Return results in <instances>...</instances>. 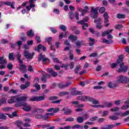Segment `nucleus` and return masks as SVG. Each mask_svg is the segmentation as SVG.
Returning a JSON list of instances; mask_svg holds the SVG:
<instances>
[{
  "label": "nucleus",
  "instance_id": "obj_60",
  "mask_svg": "<svg viewBox=\"0 0 129 129\" xmlns=\"http://www.w3.org/2000/svg\"><path fill=\"white\" fill-rule=\"evenodd\" d=\"M35 39L38 43H41V38H40V36H36Z\"/></svg>",
  "mask_w": 129,
  "mask_h": 129
},
{
  "label": "nucleus",
  "instance_id": "obj_1",
  "mask_svg": "<svg viewBox=\"0 0 129 129\" xmlns=\"http://www.w3.org/2000/svg\"><path fill=\"white\" fill-rule=\"evenodd\" d=\"M28 98V96L25 95L24 96L17 97L12 96L11 99L8 100V103H14V102H21V101H26Z\"/></svg>",
  "mask_w": 129,
  "mask_h": 129
},
{
  "label": "nucleus",
  "instance_id": "obj_57",
  "mask_svg": "<svg viewBox=\"0 0 129 129\" xmlns=\"http://www.w3.org/2000/svg\"><path fill=\"white\" fill-rule=\"evenodd\" d=\"M104 12H105V8L104 7H101L99 9V13H100V14H102L104 13Z\"/></svg>",
  "mask_w": 129,
  "mask_h": 129
},
{
  "label": "nucleus",
  "instance_id": "obj_17",
  "mask_svg": "<svg viewBox=\"0 0 129 129\" xmlns=\"http://www.w3.org/2000/svg\"><path fill=\"white\" fill-rule=\"evenodd\" d=\"M71 94L72 95H81L82 94V92L76 90V89H73L72 90Z\"/></svg>",
  "mask_w": 129,
  "mask_h": 129
},
{
  "label": "nucleus",
  "instance_id": "obj_9",
  "mask_svg": "<svg viewBox=\"0 0 129 129\" xmlns=\"http://www.w3.org/2000/svg\"><path fill=\"white\" fill-rule=\"evenodd\" d=\"M35 118L36 119H44V120H47L49 118L48 116H46V115H43L42 114H36L34 115Z\"/></svg>",
  "mask_w": 129,
  "mask_h": 129
},
{
  "label": "nucleus",
  "instance_id": "obj_31",
  "mask_svg": "<svg viewBox=\"0 0 129 129\" xmlns=\"http://www.w3.org/2000/svg\"><path fill=\"white\" fill-rule=\"evenodd\" d=\"M77 121L78 122H79V123H82V122H83L84 121V118L82 116H79L77 118Z\"/></svg>",
  "mask_w": 129,
  "mask_h": 129
},
{
  "label": "nucleus",
  "instance_id": "obj_42",
  "mask_svg": "<svg viewBox=\"0 0 129 129\" xmlns=\"http://www.w3.org/2000/svg\"><path fill=\"white\" fill-rule=\"evenodd\" d=\"M107 87H109V88H113V87H114V85H113L112 82H108Z\"/></svg>",
  "mask_w": 129,
  "mask_h": 129
},
{
  "label": "nucleus",
  "instance_id": "obj_40",
  "mask_svg": "<svg viewBox=\"0 0 129 129\" xmlns=\"http://www.w3.org/2000/svg\"><path fill=\"white\" fill-rule=\"evenodd\" d=\"M72 128H83V125H81L79 124H76L72 126Z\"/></svg>",
  "mask_w": 129,
  "mask_h": 129
},
{
  "label": "nucleus",
  "instance_id": "obj_11",
  "mask_svg": "<svg viewBox=\"0 0 129 129\" xmlns=\"http://www.w3.org/2000/svg\"><path fill=\"white\" fill-rule=\"evenodd\" d=\"M104 18V24L105 27H108L109 26V23H108V14L107 13H105L103 15Z\"/></svg>",
  "mask_w": 129,
  "mask_h": 129
},
{
  "label": "nucleus",
  "instance_id": "obj_15",
  "mask_svg": "<svg viewBox=\"0 0 129 129\" xmlns=\"http://www.w3.org/2000/svg\"><path fill=\"white\" fill-rule=\"evenodd\" d=\"M50 77H51L50 75L44 73L41 78V81H42V82H46L47 79H48V78H50Z\"/></svg>",
  "mask_w": 129,
  "mask_h": 129
},
{
  "label": "nucleus",
  "instance_id": "obj_54",
  "mask_svg": "<svg viewBox=\"0 0 129 129\" xmlns=\"http://www.w3.org/2000/svg\"><path fill=\"white\" fill-rule=\"evenodd\" d=\"M105 120V119L104 118H100L98 119L97 121L99 123H101V122H104V121Z\"/></svg>",
  "mask_w": 129,
  "mask_h": 129
},
{
  "label": "nucleus",
  "instance_id": "obj_18",
  "mask_svg": "<svg viewBox=\"0 0 129 129\" xmlns=\"http://www.w3.org/2000/svg\"><path fill=\"white\" fill-rule=\"evenodd\" d=\"M124 103H125V104L123 105L121 107V108L123 110H125L129 108V100H127V101H125Z\"/></svg>",
  "mask_w": 129,
  "mask_h": 129
},
{
  "label": "nucleus",
  "instance_id": "obj_20",
  "mask_svg": "<svg viewBox=\"0 0 129 129\" xmlns=\"http://www.w3.org/2000/svg\"><path fill=\"white\" fill-rule=\"evenodd\" d=\"M24 56L27 58V59H32L33 58V55L31 54V53H29V52L27 51H25L24 52Z\"/></svg>",
  "mask_w": 129,
  "mask_h": 129
},
{
  "label": "nucleus",
  "instance_id": "obj_19",
  "mask_svg": "<svg viewBox=\"0 0 129 129\" xmlns=\"http://www.w3.org/2000/svg\"><path fill=\"white\" fill-rule=\"evenodd\" d=\"M4 4L6 6H9V7H11L12 9H15V2H4Z\"/></svg>",
  "mask_w": 129,
  "mask_h": 129
},
{
  "label": "nucleus",
  "instance_id": "obj_6",
  "mask_svg": "<svg viewBox=\"0 0 129 129\" xmlns=\"http://www.w3.org/2000/svg\"><path fill=\"white\" fill-rule=\"evenodd\" d=\"M38 61H42L43 64H45L46 62H50L49 58L46 57L45 55H43L42 53H40L38 55Z\"/></svg>",
  "mask_w": 129,
  "mask_h": 129
},
{
  "label": "nucleus",
  "instance_id": "obj_34",
  "mask_svg": "<svg viewBox=\"0 0 129 129\" xmlns=\"http://www.w3.org/2000/svg\"><path fill=\"white\" fill-rule=\"evenodd\" d=\"M69 38L72 40V42H75L77 40V36L76 35H70Z\"/></svg>",
  "mask_w": 129,
  "mask_h": 129
},
{
  "label": "nucleus",
  "instance_id": "obj_58",
  "mask_svg": "<svg viewBox=\"0 0 129 129\" xmlns=\"http://www.w3.org/2000/svg\"><path fill=\"white\" fill-rule=\"evenodd\" d=\"M118 64H119V63H117V62L115 63H112L111 64V68H115V67H116V66H117Z\"/></svg>",
  "mask_w": 129,
  "mask_h": 129
},
{
  "label": "nucleus",
  "instance_id": "obj_14",
  "mask_svg": "<svg viewBox=\"0 0 129 129\" xmlns=\"http://www.w3.org/2000/svg\"><path fill=\"white\" fill-rule=\"evenodd\" d=\"M46 71L49 72V74H50L51 76H53V77H56V76L58 75V73L54 71L52 69H47Z\"/></svg>",
  "mask_w": 129,
  "mask_h": 129
},
{
  "label": "nucleus",
  "instance_id": "obj_21",
  "mask_svg": "<svg viewBox=\"0 0 129 129\" xmlns=\"http://www.w3.org/2000/svg\"><path fill=\"white\" fill-rule=\"evenodd\" d=\"M72 103L74 105H76V107H83L84 106L83 104H79V102L77 101H73Z\"/></svg>",
  "mask_w": 129,
  "mask_h": 129
},
{
  "label": "nucleus",
  "instance_id": "obj_39",
  "mask_svg": "<svg viewBox=\"0 0 129 129\" xmlns=\"http://www.w3.org/2000/svg\"><path fill=\"white\" fill-rule=\"evenodd\" d=\"M37 101H41L42 100H45V96H41L36 97Z\"/></svg>",
  "mask_w": 129,
  "mask_h": 129
},
{
  "label": "nucleus",
  "instance_id": "obj_37",
  "mask_svg": "<svg viewBox=\"0 0 129 129\" xmlns=\"http://www.w3.org/2000/svg\"><path fill=\"white\" fill-rule=\"evenodd\" d=\"M9 60H12V61H14V60H15V57H14V53L13 52L9 53Z\"/></svg>",
  "mask_w": 129,
  "mask_h": 129
},
{
  "label": "nucleus",
  "instance_id": "obj_56",
  "mask_svg": "<svg viewBox=\"0 0 129 129\" xmlns=\"http://www.w3.org/2000/svg\"><path fill=\"white\" fill-rule=\"evenodd\" d=\"M98 118V117L96 116L91 117L90 118V120H91V121H94L95 120H97Z\"/></svg>",
  "mask_w": 129,
  "mask_h": 129
},
{
  "label": "nucleus",
  "instance_id": "obj_59",
  "mask_svg": "<svg viewBox=\"0 0 129 129\" xmlns=\"http://www.w3.org/2000/svg\"><path fill=\"white\" fill-rule=\"evenodd\" d=\"M3 111H9V110H11V108L9 107H4L3 108Z\"/></svg>",
  "mask_w": 129,
  "mask_h": 129
},
{
  "label": "nucleus",
  "instance_id": "obj_26",
  "mask_svg": "<svg viewBox=\"0 0 129 129\" xmlns=\"http://www.w3.org/2000/svg\"><path fill=\"white\" fill-rule=\"evenodd\" d=\"M70 84H71V83H66L65 84L60 83L58 84V87L59 88H64V87H68Z\"/></svg>",
  "mask_w": 129,
  "mask_h": 129
},
{
  "label": "nucleus",
  "instance_id": "obj_5",
  "mask_svg": "<svg viewBox=\"0 0 129 129\" xmlns=\"http://www.w3.org/2000/svg\"><path fill=\"white\" fill-rule=\"evenodd\" d=\"M99 10V8L97 7L96 8H94L93 7L91 8V12L92 13V17L93 19H97L98 18V10Z\"/></svg>",
  "mask_w": 129,
  "mask_h": 129
},
{
  "label": "nucleus",
  "instance_id": "obj_28",
  "mask_svg": "<svg viewBox=\"0 0 129 129\" xmlns=\"http://www.w3.org/2000/svg\"><path fill=\"white\" fill-rule=\"evenodd\" d=\"M89 101L92 102L93 104H98V103H99L98 100H96L95 99L90 97Z\"/></svg>",
  "mask_w": 129,
  "mask_h": 129
},
{
  "label": "nucleus",
  "instance_id": "obj_55",
  "mask_svg": "<svg viewBox=\"0 0 129 129\" xmlns=\"http://www.w3.org/2000/svg\"><path fill=\"white\" fill-rule=\"evenodd\" d=\"M34 87L36 88V89H37L36 90H37V91L40 90V89H41V87L38 84H35L34 85Z\"/></svg>",
  "mask_w": 129,
  "mask_h": 129
},
{
  "label": "nucleus",
  "instance_id": "obj_27",
  "mask_svg": "<svg viewBox=\"0 0 129 129\" xmlns=\"http://www.w3.org/2000/svg\"><path fill=\"white\" fill-rule=\"evenodd\" d=\"M114 126H115V125H114L107 124V125H105V126L101 127V129H111V128H113Z\"/></svg>",
  "mask_w": 129,
  "mask_h": 129
},
{
  "label": "nucleus",
  "instance_id": "obj_52",
  "mask_svg": "<svg viewBox=\"0 0 129 129\" xmlns=\"http://www.w3.org/2000/svg\"><path fill=\"white\" fill-rule=\"evenodd\" d=\"M16 44H17L19 49H21V47H22V41H18L16 42Z\"/></svg>",
  "mask_w": 129,
  "mask_h": 129
},
{
  "label": "nucleus",
  "instance_id": "obj_16",
  "mask_svg": "<svg viewBox=\"0 0 129 129\" xmlns=\"http://www.w3.org/2000/svg\"><path fill=\"white\" fill-rule=\"evenodd\" d=\"M35 50L38 52H41L42 50L43 51H46V47L42 44H39L37 47H35Z\"/></svg>",
  "mask_w": 129,
  "mask_h": 129
},
{
  "label": "nucleus",
  "instance_id": "obj_3",
  "mask_svg": "<svg viewBox=\"0 0 129 129\" xmlns=\"http://www.w3.org/2000/svg\"><path fill=\"white\" fill-rule=\"evenodd\" d=\"M16 107H20V106H23V110L25 111H31L32 110V107L28 104L27 102L21 101L15 104Z\"/></svg>",
  "mask_w": 129,
  "mask_h": 129
},
{
  "label": "nucleus",
  "instance_id": "obj_33",
  "mask_svg": "<svg viewBox=\"0 0 129 129\" xmlns=\"http://www.w3.org/2000/svg\"><path fill=\"white\" fill-rule=\"evenodd\" d=\"M81 70V66L80 65H78L75 70V73L76 74H78V72Z\"/></svg>",
  "mask_w": 129,
  "mask_h": 129
},
{
  "label": "nucleus",
  "instance_id": "obj_47",
  "mask_svg": "<svg viewBox=\"0 0 129 129\" xmlns=\"http://www.w3.org/2000/svg\"><path fill=\"white\" fill-rule=\"evenodd\" d=\"M129 114V110H127L124 113H122L120 114V116L123 117V116H126V115H128Z\"/></svg>",
  "mask_w": 129,
  "mask_h": 129
},
{
  "label": "nucleus",
  "instance_id": "obj_49",
  "mask_svg": "<svg viewBox=\"0 0 129 129\" xmlns=\"http://www.w3.org/2000/svg\"><path fill=\"white\" fill-rule=\"evenodd\" d=\"M45 41L46 42H47V43L50 45V42H52V37H46L45 38Z\"/></svg>",
  "mask_w": 129,
  "mask_h": 129
},
{
  "label": "nucleus",
  "instance_id": "obj_12",
  "mask_svg": "<svg viewBox=\"0 0 129 129\" xmlns=\"http://www.w3.org/2000/svg\"><path fill=\"white\" fill-rule=\"evenodd\" d=\"M62 111H64V114L66 115H70L72 113V110L68 108L67 107H64L62 109Z\"/></svg>",
  "mask_w": 129,
  "mask_h": 129
},
{
  "label": "nucleus",
  "instance_id": "obj_45",
  "mask_svg": "<svg viewBox=\"0 0 129 129\" xmlns=\"http://www.w3.org/2000/svg\"><path fill=\"white\" fill-rule=\"evenodd\" d=\"M0 119H7V116L5 114L1 113H0Z\"/></svg>",
  "mask_w": 129,
  "mask_h": 129
},
{
  "label": "nucleus",
  "instance_id": "obj_44",
  "mask_svg": "<svg viewBox=\"0 0 129 129\" xmlns=\"http://www.w3.org/2000/svg\"><path fill=\"white\" fill-rule=\"evenodd\" d=\"M48 99L49 100H51V101L57 100V99H58V97L55 96H50L49 97Z\"/></svg>",
  "mask_w": 129,
  "mask_h": 129
},
{
  "label": "nucleus",
  "instance_id": "obj_38",
  "mask_svg": "<svg viewBox=\"0 0 129 129\" xmlns=\"http://www.w3.org/2000/svg\"><path fill=\"white\" fill-rule=\"evenodd\" d=\"M117 19H124L125 18V15L118 14H117Z\"/></svg>",
  "mask_w": 129,
  "mask_h": 129
},
{
  "label": "nucleus",
  "instance_id": "obj_46",
  "mask_svg": "<svg viewBox=\"0 0 129 129\" xmlns=\"http://www.w3.org/2000/svg\"><path fill=\"white\" fill-rule=\"evenodd\" d=\"M0 102L2 104H5L7 103V99L3 98L2 99H0Z\"/></svg>",
  "mask_w": 129,
  "mask_h": 129
},
{
  "label": "nucleus",
  "instance_id": "obj_4",
  "mask_svg": "<svg viewBox=\"0 0 129 129\" xmlns=\"http://www.w3.org/2000/svg\"><path fill=\"white\" fill-rule=\"evenodd\" d=\"M117 82L123 84L129 82V78L123 75L119 76L117 77Z\"/></svg>",
  "mask_w": 129,
  "mask_h": 129
},
{
  "label": "nucleus",
  "instance_id": "obj_7",
  "mask_svg": "<svg viewBox=\"0 0 129 129\" xmlns=\"http://www.w3.org/2000/svg\"><path fill=\"white\" fill-rule=\"evenodd\" d=\"M88 20H89V18H88V17H86L85 18L84 20L79 21L78 22V24L83 25L82 28L83 30H86V28L88 27V24L87 23H86V22H88Z\"/></svg>",
  "mask_w": 129,
  "mask_h": 129
},
{
  "label": "nucleus",
  "instance_id": "obj_25",
  "mask_svg": "<svg viewBox=\"0 0 129 129\" xmlns=\"http://www.w3.org/2000/svg\"><path fill=\"white\" fill-rule=\"evenodd\" d=\"M112 105V103L111 102H105L103 105H102V108H104V107H111Z\"/></svg>",
  "mask_w": 129,
  "mask_h": 129
},
{
  "label": "nucleus",
  "instance_id": "obj_51",
  "mask_svg": "<svg viewBox=\"0 0 129 129\" xmlns=\"http://www.w3.org/2000/svg\"><path fill=\"white\" fill-rule=\"evenodd\" d=\"M59 28L60 29V30H62V31H66L67 30V28L66 26H65V25H61L59 26Z\"/></svg>",
  "mask_w": 129,
  "mask_h": 129
},
{
  "label": "nucleus",
  "instance_id": "obj_50",
  "mask_svg": "<svg viewBox=\"0 0 129 129\" xmlns=\"http://www.w3.org/2000/svg\"><path fill=\"white\" fill-rule=\"evenodd\" d=\"M13 67H14V65L11 62L9 63L7 66V68L9 69V70H12L13 69Z\"/></svg>",
  "mask_w": 129,
  "mask_h": 129
},
{
  "label": "nucleus",
  "instance_id": "obj_22",
  "mask_svg": "<svg viewBox=\"0 0 129 129\" xmlns=\"http://www.w3.org/2000/svg\"><path fill=\"white\" fill-rule=\"evenodd\" d=\"M5 56L3 55L2 57H0V64H7L8 61L6 59H4Z\"/></svg>",
  "mask_w": 129,
  "mask_h": 129
},
{
  "label": "nucleus",
  "instance_id": "obj_63",
  "mask_svg": "<svg viewBox=\"0 0 129 129\" xmlns=\"http://www.w3.org/2000/svg\"><path fill=\"white\" fill-rule=\"evenodd\" d=\"M59 109H60V108H59L58 107L53 108V112H54V113L58 112Z\"/></svg>",
  "mask_w": 129,
  "mask_h": 129
},
{
  "label": "nucleus",
  "instance_id": "obj_48",
  "mask_svg": "<svg viewBox=\"0 0 129 129\" xmlns=\"http://www.w3.org/2000/svg\"><path fill=\"white\" fill-rule=\"evenodd\" d=\"M119 110V107H115L111 109V111H113L115 112V111H118Z\"/></svg>",
  "mask_w": 129,
  "mask_h": 129
},
{
  "label": "nucleus",
  "instance_id": "obj_23",
  "mask_svg": "<svg viewBox=\"0 0 129 129\" xmlns=\"http://www.w3.org/2000/svg\"><path fill=\"white\" fill-rule=\"evenodd\" d=\"M26 34L28 37H29V38H33V37L35 36V34L33 32V30L32 29L28 30Z\"/></svg>",
  "mask_w": 129,
  "mask_h": 129
},
{
  "label": "nucleus",
  "instance_id": "obj_53",
  "mask_svg": "<svg viewBox=\"0 0 129 129\" xmlns=\"http://www.w3.org/2000/svg\"><path fill=\"white\" fill-rule=\"evenodd\" d=\"M110 119H112V120H117L118 119V117L115 116H111L109 117Z\"/></svg>",
  "mask_w": 129,
  "mask_h": 129
},
{
  "label": "nucleus",
  "instance_id": "obj_43",
  "mask_svg": "<svg viewBox=\"0 0 129 129\" xmlns=\"http://www.w3.org/2000/svg\"><path fill=\"white\" fill-rule=\"evenodd\" d=\"M34 2H36V0H30L29 1V4L31 8H35V5H34Z\"/></svg>",
  "mask_w": 129,
  "mask_h": 129
},
{
  "label": "nucleus",
  "instance_id": "obj_13",
  "mask_svg": "<svg viewBox=\"0 0 129 129\" xmlns=\"http://www.w3.org/2000/svg\"><path fill=\"white\" fill-rule=\"evenodd\" d=\"M44 111L43 109L36 108L32 111V113L35 114L36 112L37 114H42L44 113Z\"/></svg>",
  "mask_w": 129,
  "mask_h": 129
},
{
  "label": "nucleus",
  "instance_id": "obj_64",
  "mask_svg": "<svg viewBox=\"0 0 129 129\" xmlns=\"http://www.w3.org/2000/svg\"><path fill=\"white\" fill-rule=\"evenodd\" d=\"M30 101H37V97H34L29 99Z\"/></svg>",
  "mask_w": 129,
  "mask_h": 129
},
{
  "label": "nucleus",
  "instance_id": "obj_32",
  "mask_svg": "<svg viewBox=\"0 0 129 129\" xmlns=\"http://www.w3.org/2000/svg\"><path fill=\"white\" fill-rule=\"evenodd\" d=\"M69 56L70 60H73L74 59V54H73V50H70L69 53Z\"/></svg>",
  "mask_w": 129,
  "mask_h": 129
},
{
  "label": "nucleus",
  "instance_id": "obj_10",
  "mask_svg": "<svg viewBox=\"0 0 129 129\" xmlns=\"http://www.w3.org/2000/svg\"><path fill=\"white\" fill-rule=\"evenodd\" d=\"M112 31H113V30L111 29V30H110L109 31H106L104 32H102V36L104 37V36L107 35V39H112L113 38V36H112V35L110 34V33H111V32H112Z\"/></svg>",
  "mask_w": 129,
  "mask_h": 129
},
{
  "label": "nucleus",
  "instance_id": "obj_2",
  "mask_svg": "<svg viewBox=\"0 0 129 129\" xmlns=\"http://www.w3.org/2000/svg\"><path fill=\"white\" fill-rule=\"evenodd\" d=\"M15 56L17 57V60L20 63L19 66V69L21 70V71H22V72H26V68H27V67L23 64V60H22V54L20 53V52H18L17 54L15 55Z\"/></svg>",
  "mask_w": 129,
  "mask_h": 129
},
{
  "label": "nucleus",
  "instance_id": "obj_36",
  "mask_svg": "<svg viewBox=\"0 0 129 129\" xmlns=\"http://www.w3.org/2000/svg\"><path fill=\"white\" fill-rule=\"evenodd\" d=\"M69 93L68 92H59L58 95L59 96H65L66 95H68Z\"/></svg>",
  "mask_w": 129,
  "mask_h": 129
},
{
  "label": "nucleus",
  "instance_id": "obj_62",
  "mask_svg": "<svg viewBox=\"0 0 129 129\" xmlns=\"http://www.w3.org/2000/svg\"><path fill=\"white\" fill-rule=\"evenodd\" d=\"M106 115H108V111H104L102 114V116H106Z\"/></svg>",
  "mask_w": 129,
  "mask_h": 129
},
{
  "label": "nucleus",
  "instance_id": "obj_30",
  "mask_svg": "<svg viewBox=\"0 0 129 129\" xmlns=\"http://www.w3.org/2000/svg\"><path fill=\"white\" fill-rule=\"evenodd\" d=\"M89 10V8L88 6L85 7V9H83V10L81 11L82 13V16H84L86 13H87V11Z\"/></svg>",
  "mask_w": 129,
  "mask_h": 129
},
{
  "label": "nucleus",
  "instance_id": "obj_35",
  "mask_svg": "<svg viewBox=\"0 0 129 129\" xmlns=\"http://www.w3.org/2000/svg\"><path fill=\"white\" fill-rule=\"evenodd\" d=\"M123 59V55H120L119 56V58L117 60V62L119 63V64L121 63H123L122 62V59Z\"/></svg>",
  "mask_w": 129,
  "mask_h": 129
},
{
  "label": "nucleus",
  "instance_id": "obj_24",
  "mask_svg": "<svg viewBox=\"0 0 129 129\" xmlns=\"http://www.w3.org/2000/svg\"><path fill=\"white\" fill-rule=\"evenodd\" d=\"M89 98H90V97L86 96H80L79 97V99H80V100H82V101H85V100H89Z\"/></svg>",
  "mask_w": 129,
  "mask_h": 129
},
{
  "label": "nucleus",
  "instance_id": "obj_61",
  "mask_svg": "<svg viewBox=\"0 0 129 129\" xmlns=\"http://www.w3.org/2000/svg\"><path fill=\"white\" fill-rule=\"evenodd\" d=\"M74 120V118L69 117L66 119V121H73Z\"/></svg>",
  "mask_w": 129,
  "mask_h": 129
},
{
  "label": "nucleus",
  "instance_id": "obj_8",
  "mask_svg": "<svg viewBox=\"0 0 129 129\" xmlns=\"http://www.w3.org/2000/svg\"><path fill=\"white\" fill-rule=\"evenodd\" d=\"M119 64V69L118 70V72H126L128 69V67L126 66H124L123 62H121Z\"/></svg>",
  "mask_w": 129,
  "mask_h": 129
},
{
  "label": "nucleus",
  "instance_id": "obj_41",
  "mask_svg": "<svg viewBox=\"0 0 129 129\" xmlns=\"http://www.w3.org/2000/svg\"><path fill=\"white\" fill-rule=\"evenodd\" d=\"M89 40L90 41V46H93V45L94 44V39L92 38H89Z\"/></svg>",
  "mask_w": 129,
  "mask_h": 129
},
{
  "label": "nucleus",
  "instance_id": "obj_29",
  "mask_svg": "<svg viewBox=\"0 0 129 129\" xmlns=\"http://www.w3.org/2000/svg\"><path fill=\"white\" fill-rule=\"evenodd\" d=\"M102 42L103 43H105L106 44H108V45H109L110 44H112L114 41L112 40H107L105 38H103Z\"/></svg>",
  "mask_w": 129,
  "mask_h": 129
}]
</instances>
